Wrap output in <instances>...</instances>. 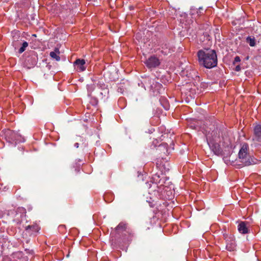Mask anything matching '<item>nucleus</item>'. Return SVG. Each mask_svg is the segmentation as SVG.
<instances>
[{"label":"nucleus","instance_id":"f257e3e1","mask_svg":"<svg viewBox=\"0 0 261 261\" xmlns=\"http://www.w3.org/2000/svg\"><path fill=\"white\" fill-rule=\"evenodd\" d=\"M133 237L132 229L128 227L127 223L123 222H120L110 234L112 244L118 246L130 242Z\"/></svg>","mask_w":261,"mask_h":261},{"label":"nucleus","instance_id":"f03ea898","mask_svg":"<svg viewBox=\"0 0 261 261\" xmlns=\"http://www.w3.org/2000/svg\"><path fill=\"white\" fill-rule=\"evenodd\" d=\"M197 55L200 65L206 68L211 69L217 65V56L214 50H200Z\"/></svg>","mask_w":261,"mask_h":261},{"label":"nucleus","instance_id":"7ed1b4c3","mask_svg":"<svg viewBox=\"0 0 261 261\" xmlns=\"http://www.w3.org/2000/svg\"><path fill=\"white\" fill-rule=\"evenodd\" d=\"M207 143L216 155H220L222 153V149L220 147V143L221 142V138L220 136V132L218 129H215L211 132H208L206 134Z\"/></svg>","mask_w":261,"mask_h":261},{"label":"nucleus","instance_id":"20e7f679","mask_svg":"<svg viewBox=\"0 0 261 261\" xmlns=\"http://www.w3.org/2000/svg\"><path fill=\"white\" fill-rule=\"evenodd\" d=\"M248 145L247 144H244L242 146L239 152V158L241 160V162L244 166H249L251 164L249 159V156L247 154Z\"/></svg>","mask_w":261,"mask_h":261},{"label":"nucleus","instance_id":"39448f33","mask_svg":"<svg viewBox=\"0 0 261 261\" xmlns=\"http://www.w3.org/2000/svg\"><path fill=\"white\" fill-rule=\"evenodd\" d=\"M223 236L225 240L226 249L229 251L236 250L237 245L233 234L224 233Z\"/></svg>","mask_w":261,"mask_h":261},{"label":"nucleus","instance_id":"423d86ee","mask_svg":"<svg viewBox=\"0 0 261 261\" xmlns=\"http://www.w3.org/2000/svg\"><path fill=\"white\" fill-rule=\"evenodd\" d=\"M146 66L149 69L154 68L160 64L159 59L155 56H152L150 57L144 62Z\"/></svg>","mask_w":261,"mask_h":261},{"label":"nucleus","instance_id":"0eeeda50","mask_svg":"<svg viewBox=\"0 0 261 261\" xmlns=\"http://www.w3.org/2000/svg\"><path fill=\"white\" fill-rule=\"evenodd\" d=\"M40 230V227L36 223L29 225L25 227V230L29 236H36Z\"/></svg>","mask_w":261,"mask_h":261},{"label":"nucleus","instance_id":"6e6552de","mask_svg":"<svg viewBox=\"0 0 261 261\" xmlns=\"http://www.w3.org/2000/svg\"><path fill=\"white\" fill-rule=\"evenodd\" d=\"M85 61L84 59H76L74 62L75 69L78 72H82L86 70V67L85 65Z\"/></svg>","mask_w":261,"mask_h":261},{"label":"nucleus","instance_id":"1a4fd4ad","mask_svg":"<svg viewBox=\"0 0 261 261\" xmlns=\"http://www.w3.org/2000/svg\"><path fill=\"white\" fill-rule=\"evenodd\" d=\"M249 226L248 222L241 221L238 226V230L242 234H247L249 232Z\"/></svg>","mask_w":261,"mask_h":261},{"label":"nucleus","instance_id":"9d476101","mask_svg":"<svg viewBox=\"0 0 261 261\" xmlns=\"http://www.w3.org/2000/svg\"><path fill=\"white\" fill-rule=\"evenodd\" d=\"M6 136L9 140V141H17L18 140V136L14 131L8 130L6 133Z\"/></svg>","mask_w":261,"mask_h":261},{"label":"nucleus","instance_id":"9b49d317","mask_svg":"<svg viewBox=\"0 0 261 261\" xmlns=\"http://www.w3.org/2000/svg\"><path fill=\"white\" fill-rule=\"evenodd\" d=\"M254 134L256 140L259 141L261 138V125H257L254 128Z\"/></svg>","mask_w":261,"mask_h":261},{"label":"nucleus","instance_id":"f8f14e48","mask_svg":"<svg viewBox=\"0 0 261 261\" xmlns=\"http://www.w3.org/2000/svg\"><path fill=\"white\" fill-rule=\"evenodd\" d=\"M60 51L59 48H56L54 51H51L49 54L50 56L54 59H55L57 61L60 60V57L59 56Z\"/></svg>","mask_w":261,"mask_h":261},{"label":"nucleus","instance_id":"ddd939ff","mask_svg":"<svg viewBox=\"0 0 261 261\" xmlns=\"http://www.w3.org/2000/svg\"><path fill=\"white\" fill-rule=\"evenodd\" d=\"M28 46V43L26 41H23L22 43V46L18 49V53L19 54H22L26 49V48Z\"/></svg>","mask_w":261,"mask_h":261},{"label":"nucleus","instance_id":"4468645a","mask_svg":"<svg viewBox=\"0 0 261 261\" xmlns=\"http://www.w3.org/2000/svg\"><path fill=\"white\" fill-rule=\"evenodd\" d=\"M247 42L251 46H254L255 45V40L254 38H252L250 37H248L246 39Z\"/></svg>","mask_w":261,"mask_h":261},{"label":"nucleus","instance_id":"2eb2a0df","mask_svg":"<svg viewBox=\"0 0 261 261\" xmlns=\"http://www.w3.org/2000/svg\"><path fill=\"white\" fill-rule=\"evenodd\" d=\"M79 141L82 143V145L83 146V147H86L88 146V142L86 141V140L85 138L80 137Z\"/></svg>","mask_w":261,"mask_h":261},{"label":"nucleus","instance_id":"dca6fc26","mask_svg":"<svg viewBox=\"0 0 261 261\" xmlns=\"http://www.w3.org/2000/svg\"><path fill=\"white\" fill-rule=\"evenodd\" d=\"M157 149L160 151L165 150L167 152L168 151L167 149V145L166 144L159 145Z\"/></svg>","mask_w":261,"mask_h":261},{"label":"nucleus","instance_id":"f3484780","mask_svg":"<svg viewBox=\"0 0 261 261\" xmlns=\"http://www.w3.org/2000/svg\"><path fill=\"white\" fill-rule=\"evenodd\" d=\"M58 230L61 233H64L66 231V226L64 225H60L58 227Z\"/></svg>","mask_w":261,"mask_h":261},{"label":"nucleus","instance_id":"a211bd4d","mask_svg":"<svg viewBox=\"0 0 261 261\" xmlns=\"http://www.w3.org/2000/svg\"><path fill=\"white\" fill-rule=\"evenodd\" d=\"M194 122V121L192 119L188 120V125H189V126L193 129H195V125L194 123H193Z\"/></svg>","mask_w":261,"mask_h":261},{"label":"nucleus","instance_id":"6ab92c4d","mask_svg":"<svg viewBox=\"0 0 261 261\" xmlns=\"http://www.w3.org/2000/svg\"><path fill=\"white\" fill-rule=\"evenodd\" d=\"M21 40L19 41L18 40H14L13 42V45L14 46L15 48L16 49V48L18 46V45L20 44H21Z\"/></svg>","mask_w":261,"mask_h":261},{"label":"nucleus","instance_id":"aec40b11","mask_svg":"<svg viewBox=\"0 0 261 261\" xmlns=\"http://www.w3.org/2000/svg\"><path fill=\"white\" fill-rule=\"evenodd\" d=\"M149 83L150 84V89H152V90H154L155 89V87H154L153 86V85L154 84V81L153 80H149Z\"/></svg>","mask_w":261,"mask_h":261},{"label":"nucleus","instance_id":"412c9836","mask_svg":"<svg viewBox=\"0 0 261 261\" xmlns=\"http://www.w3.org/2000/svg\"><path fill=\"white\" fill-rule=\"evenodd\" d=\"M241 61V59L239 56H236L234 58V61L233 62V64H235L236 63L240 62Z\"/></svg>","mask_w":261,"mask_h":261},{"label":"nucleus","instance_id":"4be33fe9","mask_svg":"<svg viewBox=\"0 0 261 261\" xmlns=\"http://www.w3.org/2000/svg\"><path fill=\"white\" fill-rule=\"evenodd\" d=\"M235 70L236 71H240L241 70V67L240 65H237L235 68Z\"/></svg>","mask_w":261,"mask_h":261},{"label":"nucleus","instance_id":"5701e85b","mask_svg":"<svg viewBox=\"0 0 261 261\" xmlns=\"http://www.w3.org/2000/svg\"><path fill=\"white\" fill-rule=\"evenodd\" d=\"M201 85H202V88H203V89H204V88H205V87H206V86H206V84H205V83H203V84H201Z\"/></svg>","mask_w":261,"mask_h":261},{"label":"nucleus","instance_id":"b1692460","mask_svg":"<svg viewBox=\"0 0 261 261\" xmlns=\"http://www.w3.org/2000/svg\"><path fill=\"white\" fill-rule=\"evenodd\" d=\"M74 146H75L76 148H78V147H79V143H75L74 144Z\"/></svg>","mask_w":261,"mask_h":261},{"label":"nucleus","instance_id":"393cba45","mask_svg":"<svg viewBox=\"0 0 261 261\" xmlns=\"http://www.w3.org/2000/svg\"><path fill=\"white\" fill-rule=\"evenodd\" d=\"M153 188H157L159 189V188L158 186L156 185V184H153Z\"/></svg>","mask_w":261,"mask_h":261},{"label":"nucleus","instance_id":"a878e982","mask_svg":"<svg viewBox=\"0 0 261 261\" xmlns=\"http://www.w3.org/2000/svg\"><path fill=\"white\" fill-rule=\"evenodd\" d=\"M199 11H200V10L203 11V9L202 8H200V7L199 8ZM200 13H203V12H202L201 11H200Z\"/></svg>","mask_w":261,"mask_h":261},{"label":"nucleus","instance_id":"bb28decb","mask_svg":"<svg viewBox=\"0 0 261 261\" xmlns=\"http://www.w3.org/2000/svg\"><path fill=\"white\" fill-rule=\"evenodd\" d=\"M155 84L158 85V86L160 87L161 85L159 83H155Z\"/></svg>","mask_w":261,"mask_h":261},{"label":"nucleus","instance_id":"cd10ccee","mask_svg":"<svg viewBox=\"0 0 261 261\" xmlns=\"http://www.w3.org/2000/svg\"><path fill=\"white\" fill-rule=\"evenodd\" d=\"M165 109H166V110L169 109V106H167V107H165Z\"/></svg>","mask_w":261,"mask_h":261},{"label":"nucleus","instance_id":"c85d7f7f","mask_svg":"<svg viewBox=\"0 0 261 261\" xmlns=\"http://www.w3.org/2000/svg\"><path fill=\"white\" fill-rule=\"evenodd\" d=\"M202 206H201V209H202V208H203V205H204V204H203V203H202Z\"/></svg>","mask_w":261,"mask_h":261}]
</instances>
